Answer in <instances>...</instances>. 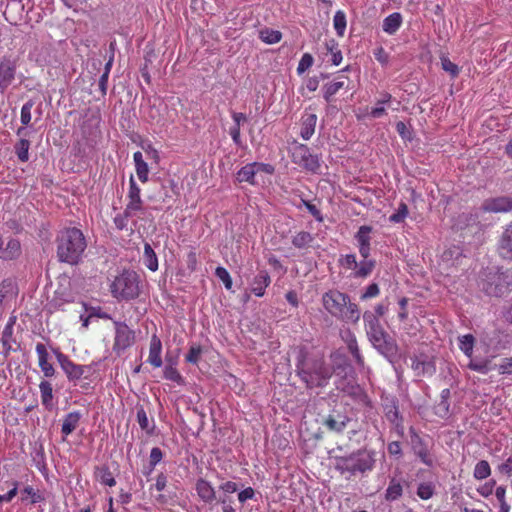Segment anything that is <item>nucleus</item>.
<instances>
[{
	"label": "nucleus",
	"mask_w": 512,
	"mask_h": 512,
	"mask_svg": "<svg viewBox=\"0 0 512 512\" xmlns=\"http://www.w3.org/2000/svg\"><path fill=\"white\" fill-rule=\"evenodd\" d=\"M86 246L80 229L66 228L57 237V257L61 262L75 265L80 261Z\"/></svg>",
	"instance_id": "f257e3e1"
},
{
	"label": "nucleus",
	"mask_w": 512,
	"mask_h": 512,
	"mask_svg": "<svg viewBox=\"0 0 512 512\" xmlns=\"http://www.w3.org/2000/svg\"><path fill=\"white\" fill-rule=\"evenodd\" d=\"M367 335L372 345L386 358L393 363L397 354V345L382 329L379 321L372 314L364 315Z\"/></svg>",
	"instance_id": "f03ea898"
},
{
	"label": "nucleus",
	"mask_w": 512,
	"mask_h": 512,
	"mask_svg": "<svg viewBox=\"0 0 512 512\" xmlns=\"http://www.w3.org/2000/svg\"><path fill=\"white\" fill-rule=\"evenodd\" d=\"M482 290L495 297L508 293L512 290V270H489L482 281Z\"/></svg>",
	"instance_id": "7ed1b4c3"
},
{
	"label": "nucleus",
	"mask_w": 512,
	"mask_h": 512,
	"mask_svg": "<svg viewBox=\"0 0 512 512\" xmlns=\"http://www.w3.org/2000/svg\"><path fill=\"white\" fill-rule=\"evenodd\" d=\"M111 293L117 299L131 300L140 294L139 276L134 271H124L112 282Z\"/></svg>",
	"instance_id": "20e7f679"
},
{
	"label": "nucleus",
	"mask_w": 512,
	"mask_h": 512,
	"mask_svg": "<svg viewBox=\"0 0 512 512\" xmlns=\"http://www.w3.org/2000/svg\"><path fill=\"white\" fill-rule=\"evenodd\" d=\"M324 308L333 316L342 320L352 313L350 297L338 290H329L322 297Z\"/></svg>",
	"instance_id": "39448f33"
},
{
	"label": "nucleus",
	"mask_w": 512,
	"mask_h": 512,
	"mask_svg": "<svg viewBox=\"0 0 512 512\" xmlns=\"http://www.w3.org/2000/svg\"><path fill=\"white\" fill-rule=\"evenodd\" d=\"M291 158L295 164L312 173H317L320 169L318 156L313 155L307 145L299 144L294 146Z\"/></svg>",
	"instance_id": "423d86ee"
},
{
	"label": "nucleus",
	"mask_w": 512,
	"mask_h": 512,
	"mask_svg": "<svg viewBox=\"0 0 512 512\" xmlns=\"http://www.w3.org/2000/svg\"><path fill=\"white\" fill-rule=\"evenodd\" d=\"M114 327L113 350L120 355L135 343V332L124 322L114 321Z\"/></svg>",
	"instance_id": "0eeeda50"
},
{
	"label": "nucleus",
	"mask_w": 512,
	"mask_h": 512,
	"mask_svg": "<svg viewBox=\"0 0 512 512\" xmlns=\"http://www.w3.org/2000/svg\"><path fill=\"white\" fill-rule=\"evenodd\" d=\"M275 172L273 165L262 162H252L243 166L236 174L238 182H246L250 185H255V176L259 173L272 175Z\"/></svg>",
	"instance_id": "6e6552de"
},
{
	"label": "nucleus",
	"mask_w": 512,
	"mask_h": 512,
	"mask_svg": "<svg viewBox=\"0 0 512 512\" xmlns=\"http://www.w3.org/2000/svg\"><path fill=\"white\" fill-rule=\"evenodd\" d=\"M384 415L387 421L391 424L392 432L398 437L403 438L405 435V427L403 424V417L400 414L398 402L395 398H391L384 404Z\"/></svg>",
	"instance_id": "1a4fd4ad"
},
{
	"label": "nucleus",
	"mask_w": 512,
	"mask_h": 512,
	"mask_svg": "<svg viewBox=\"0 0 512 512\" xmlns=\"http://www.w3.org/2000/svg\"><path fill=\"white\" fill-rule=\"evenodd\" d=\"M410 441L414 454L427 466H433L434 459L424 440L416 433L414 428H410Z\"/></svg>",
	"instance_id": "9d476101"
},
{
	"label": "nucleus",
	"mask_w": 512,
	"mask_h": 512,
	"mask_svg": "<svg viewBox=\"0 0 512 512\" xmlns=\"http://www.w3.org/2000/svg\"><path fill=\"white\" fill-rule=\"evenodd\" d=\"M128 215H136L143 210V201L141 199V189L135 182L133 176L129 179V190L127 194V204L125 206Z\"/></svg>",
	"instance_id": "9b49d317"
},
{
	"label": "nucleus",
	"mask_w": 512,
	"mask_h": 512,
	"mask_svg": "<svg viewBox=\"0 0 512 512\" xmlns=\"http://www.w3.org/2000/svg\"><path fill=\"white\" fill-rule=\"evenodd\" d=\"M57 360L70 381L79 380L86 371V366L74 363L67 355L59 352Z\"/></svg>",
	"instance_id": "f8f14e48"
},
{
	"label": "nucleus",
	"mask_w": 512,
	"mask_h": 512,
	"mask_svg": "<svg viewBox=\"0 0 512 512\" xmlns=\"http://www.w3.org/2000/svg\"><path fill=\"white\" fill-rule=\"evenodd\" d=\"M411 368L416 376H432L436 372L434 361L424 354L411 357Z\"/></svg>",
	"instance_id": "ddd939ff"
},
{
	"label": "nucleus",
	"mask_w": 512,
	"mask_h": 512,
	"mask_svg": "<svg viewBox=\"0 0 512 512\" xmlns=\"http://www.w3.org/2000/svg\"><path fill=\"white\" fill-rule=\"evenodd\" d=\"M482 210L490 213H506L512 211V198L506 196L488 198L481 206Z\"/></svg>",
	"instance_id": "4468645a"
},
{
	"label": "nucleus",
	"mask_w": 512,
	"mask_h": 512,
	"mask_svg": "<svg viewBox=\"0 0 512 512\" xmlns=\"http://www.w3.org/2000/svg\"><path fill=\"white\" fill-rule=\"evenodd\" d=\"M303 379L311 386H321L323 382L330 377L329 370L324 367L321 361L314 364V372L302 370Z\"/></svg>",
	"instance_id": "2eb2a0df"
},
{
	"label": "nucleus",
	"mask_w": 512,
	"mask_h": 512,
	"mask_svg": "<svg viewBox=\"0 0 512 512\" xmlns=\"http://www.w3.org/2000/svg\"><path fill=\"white\" fill-rule=\"evenodd\" d=\"M376 461V452L373 450H360L354 454V471L358 470L362 473L373 469Z\"/></svg>",
	"instance_id": "dca6fc26"
},
{
	"label": "nucleus",
	"mask_w": 512,
	"mask_h": 512,
	"mask_svg": "<svg viewBox=\"0 0 512 512\" xmlns=\"http://www.w3.org/2000/svg\"><path fill=\"white\" fill-rule=\"evenodd\" d=\"M498 253L501 258L512 261V223L505 227L500 236Z\"/></svg>",
	"instance_id": "f3484780"
},
{
	"label": "nucleus",
	"mask_w": 512,
	"mask_h": 512,
	"mask_svg": "<svg viewBox=\"0 0 512 512\" xmlns=\"http://www.w3.org/2000/svg\"><path fill=\"white\" fill-rule=\"evenodd\" d=\"M270 283L269 273L266 270H260L250 282V292L257 297H263Z\"/></svg>",
	"instance_id": "a211bd4d"
},
{
	"label": "nucleus",
	"mask_w": 512,
	"mask_h": 512,
	"mask_svg": "<svg viewBox=\"0 0 512 512\" xmlns=\"http://www.w3.org/2000/svg\"><path fill=\"white\" fill-rule=\"evenodd\" d=\"M16 66L10 60H4L0 63V93L6 89L15 79Z\"/></svg>",
	"instance_id": "6ab92c4d"
},
{
	"label": "nucleus",
	"mask_w": 512,
	"mask_h": 512,
	"mask_svg": "<svg viewBox=\"0 0 512 512\" xmlns=\"http://www.w3.org/2000/svg\"><path fill=\"white\" fill-rule=\"evenodd\" d=\"M195 490L204 503L211 504L217 499L215 488L204 478H199L196 481Z\"/></svg>",
	"instance_id": "aec40b11"
},
{
	"label": "nucleus",
	"mask_w": 512,
	"mask_h": 512,
	"mask_svg": "<svg viewBox=\"0 0 512 512\" xmlns=\"http://www.w3.org/2000/svg\"><path fill=\"white\" fill-rule=\"evenodd\" d=\"M37 356H38V365L43 372L45 377H53L55 374V369L53 365L49 362V353L47 351L46 346L43 343H37L35 347Z\"/></svg>",
	"instance_id": "412c9836"
},
{
	"label": "nucleus",
	"mask_w": 512,
	"mask_h": 512,
	"mask_svg": "<svg viewBox=\"0 0 512 512\" xmlns=\"http://www.w3.org/2000/svg\"><path fill=\"white\" fill-rule=\"evenodd\" d=\"M354 406L364 408V413L369 414L372 410L371 401L366 393V383L362 380L361 384L354 385Z\"/></svg>",
	"instance_id": "4be33fe9"
},
{
	"label": "nucleus",
	"mask_w": 512,
	"mask_h": 512,
	"mask_svg": "<svg viewBox=\"0 0 512 512\" xmlns=\"http://www.w3.org/2000/svg\"><path fill=\"white\" fill-rule=\"evenodd\" d=\"M162 342L157 335H153L150 340L149 355L147 361L155 368L162 366Z\"/></svg>",
	"instance_id": "5701e85b"
},
{
	"label": "nucleus",
	"mask_w": 512,
	"mask_h": 512,
	"mask_svg": "<svg viewBox=\"0 0 512 512\" xmlns=\"http://www.w3.org/2000/svg\"><path fill=\"white\" fill-rule=\"evenodd\" d=\"M317 116L314 113H304L301 117L300 135L304 140H309L315 132Z\"/></svg>",
	"instance_id": "b1692460"
},
{
	"label": "nucleus",
	"mask_w": 512,
	"mask_h": 512,
	"mask_svg": "<svg viewBox=\"0 0 512 512\" xmlns=\"http://www.w3.org/2000/svg\"><path fill=\"white\" fill-rule=\"evenodd\" d=\"M80 419L81 413L78 411L70 412L64 416L61 426L63 440H65L66 437L70 435L78 427Z\"/></svg>",
	"instance_id": "393cba45"
},
{
	"label": "nucleus",
	"mask_w": 512,
	"mask_h": 512,
	"mask_svg": "<svg viewBox=\"0 0 512 512\" xmlns=\"http://www.w3.org/2000/svg\"><path fill=\"white\" fill-rule=\"evenodd\" d=\"M403 494L402 479L393 476L389 480L388 487L385 491V499L389 502L398 500Z\"/></svg>",
	"instance_id": "a878e982"
},
{
	"label": "nucleus",
	"mask_w": 512,
	"mask_h": 512,
	"mask_svg": "<svg viewBox=\"0 0 512 512\" xmlns=\"http://www.w3.org/2000/svg\"><path fill=\"white\" fill-rule=\"evenodd\" d=\"M292 245L299 250H308L313 247L315 237L307 231H299L292 237Z\"/></svg>",
	"instance_id": "bb28decb"
},
{
	"label": "nucleus",
	"mask_w": 512,
	"mask_h": 512,
	"mask_svg": "<svg viewBox=\"0 0 512 512\" xmlns=\"http://www.w3.org/2000/svg\"><path fill=\"white\" fill-rule=\"evenodd\" d=\"M403 22L402 15L399 12H394L384 18L382 29L389 35L395 34L401 27Z\"/></svg>",
	"instance_id": "cd10ccee"
},
{
	"label": "nucleus",
	"mask_w": 512,
	"mask_h": 512,
	"mask_svg": "<svg viewBox=\"0 0 512 512\" xmlns=\"http://www.w3.org/2000/svg\"><path fill=\"white\" fill-rule=\"evenodd\" d=\"M34 106L33 100H28L26 103L23 104L20 112V121L22 124V127H19L16 131V134L18 136H26L27 132L25 130V127H27L32 119L31 110Z\"/></svg>",
	"instance_id": "c85d7f7f"
},
{
	"label": "nucleus",
	"mask_w": 512,
	"mask_h": 512,
	"mask_svg": "<svg viewBox=\"0 0 512 512\" xmlns=\"http://www.w3.org/2000/svg\"><path fill=\"white\" fill-rule=\"evenodd\" d=\"M1 342L6 356L11 352L16 351L19 347L16 338L14 337V329L4 328L2 331Z\"/></svg>",
	"instance_id": "c756f323"
},
{
	"label": "nucleus",
	"mask_w": 512,
	"mask_h": 512,
	"mask_svg": "<svg viewBox=\"0 0 512 512\" xmlns=\"http://www.w3.org/2000/svg\"><path fill=\"white\" fill-rule=\"evenodd\" d=\"M41 403L47 409L51 410L53 403V387L49 381L43 380L39 384Z\"/></svg>",
	"instance_id": "7c9ffc66"
},
{
	"label": "nucleus",
	"mask_w": 512,
	"mask_h": 512,
	"mask_svg": "<svg viewBox=\"0 0 512 512\" xmlns=\"http://www.w3.org/2000/svg\"><path fill=\"white\" fill-rule=\"evenodd\" d=\"M494 366L495 365L492 364V359L490 358L472 359L471 357L469 363L467 364V368L481 374H487L494 369Z\"/></svg>",
	"instance_id": "2f4dec72"
},
{
	"label": "nucleus",
	"mask_w": 512,
	"mask_h": 512,
	"mask_svg": "<svg viewBox=\"0 0 512 512\" xmlns=\"http://www.w3.org/2000/svg\"><path fill=\"white\" fill-rule=\"evenodd\" d=\"M21 253V245L17 239L11 238L7 241L1 259L12 260L17 258Z\"/></svg>",
	"instance_id": "473e14b6"
},
{
	"label": "nucleus",
	"mask_w": 512,
	"mask_h": 512,
	"mask_svg": "<svg viewBox=\"0 0 512 512\" xmlns=\"http://www.w3.org/2000/svg\"><path fill=\"white\" fill-rule=\"evenodd\" d=\"M143 263L150 270L155 272L158 269V258L149 243L144 244Z\"/></svg>",
	"instance_id": "72a5a7b5"
},
{
	"label": "nucleus",
	"mask_w": 512,
	"mask_h": 512,
	"mask_svg": "<svg viewBox=\"0 0 512 512\" xmlns=\"http://www.w3.org/2000/svg\"><path fill=\"white\" fill-rule=\"evenodd\" d=\"M436 493V484L433 481L421 482L417 486L416 494L421 500H429Z\"/></svg>",
	"instance_id": "f704fd0d"
},
{
	"label": "nucleus",
	"mask_w": 512,
	"mask_h": 512,
	"mask_svg": "<svg viewBox=\"0 0 512 512\" xmlns=\"http://www.w3.org/2000/svg\"><path fill=\"white\" fill-rule=\"evenodd\" d=\"M30 141L26 138H20L14 145V151L20 162L25 163L29 160Z\"/></svg>",
	"instance_id": "c9c22d12"
},
{
	"label": "nucleus",
	"mask_w": 512,
	"mask_h": 512,
	"mask_svg": "<svg viewBox=\"0 0 512 512\" xmlns=\"http://www.w3.org/2000/svg\"><path fill=\"white\" fill-rule=\"evenodd\" d=\"M95 474H96L97 479H99V481L102 484L109 486V487H113L116 485V480H115L112 472L110 471L109 467H107V466H103L101 468L97 467Z\"/></svg>",
	"instance_id": "e433bc0d"
},
{
	"label": "nucleus",
	"mask_w": 512,
	"mask_h": 512,
	"mask_svg": "<svg viewBox=\"0 0 512 512\" xmlns=\"http://www.w3.org/2000/svg\"><path fill=\"white\" fill-rule=\"evenodd\" d=\"M491 475V467L488 461L480 460L476 463L473 470V477L476 480L487 479Z\"/></svg>",
	"instance_id": "4c0bfd02"
},
{
	"label": "nucleus",
	"mask_w": 512,
	"mask_h": 512,
	"mask_svg": "<svg viewBox=\"0 0 512 512\" xmlns=\"http://www.w3.org/2000/svg\"><path fill=\"white\" fill-rule=\"evenodd\" d=\"M375 262L373 260H364L359 265L354 259V276L367 277L373 270Z\"/></svg>",
	"instance_id": "58836bf2"
},
{
	"label": "nucleus",
	"mask_w": 512,
	"mask_h": 512,
	"mask_svg": "<svg viewBox=\"0 0 512 512\" xmlns=\"http://www.w3.org/2000/svg\"><path fill=\"white\" fill-rule=\"evenodd\" d=\"M259 37L264 43L276 44L281 41L282 33L278 30L265 28L259 32Z\"/></svg>",
	"instance_id": "ea45409f"
},
{
	"label": "nucleus",
	"mask_w": 512,
	"mask_h": 512,
	"mask_svg": "<svg viewBox=\"0 0 512 512\" xmlns=\"http://www.w3.org/2000/svg\"><path fill=\"white\" fill-rule=\"evenodd\" d=\"M459 340V348L460 350L469 358L472 357L473 354V348H474V336L471 334H466L463 336H460L458 338Z\"/></svg>",
	"instance_id": "a19ab883"
},
{
	"label": "nucleus",
	"mask_w": 512,
	"mask_h": 512,
	"mask_svg": "<svg viewBox=\"0 0 512 512\" xmlns=\"http://www.w3.org/2000/svg\"><path fill=\"white\" fill-rule=\"evenodd\" d=\"M29 498L31 504H36L39 502L44 501L43 495L36 491L32 486H26L22 490V497L21 500L24 502Z\"/></svg>",
	"instance_id": "79ce46f5"
},
{
	"label": "nucleus",
	"mask_w": 512,
	"mask_h": 512,
	"mask_svg": "<svg viewBox=\"0 0 512 512\" xmlns=\"http://www.w3.org/2000/svg\"><path fill=\"white\" fill-rule=\"evenodd\" d=\"M408 214V206L406 205V203L401 202L397 210L389 216V221L395 224L402 223L407 218Z\"/></svg>",
	"instance_id": "37998d69"
},
{
	"label": "nucleus",
	"mask_w": 512,
	"mask_h": 512,
	"mask_svg": "<svg viewBox=\"0 0 512 512\" xmlns=\"http://www.w3.org/2000/svg\"><path fill=\"white\" fill-rule=\"evenodd\" d=\"M164 378L170 381H173L179 385L184 384V378L179 373L176 367L173 365H166L164 368Z\"/></svg>",
	"instance_id": "c03bdc74"
},
{
	"label": "nucleus",
	"mask_w": 512,
	"mask_h": 512,
	"mask_svg": "<svg viewBox=\"0 0 512 512\" xmlns=\"http://www.w3.org/2000/svg\"><path fill=\"white\" fill-rule=\"evenodd\" d=\"M333 25L336 33L339 36H343L346 29V16L342 11H337L333 18Z\"/></svg>",
	"instance_id": "a18cd8bd"
},
{
	"label": "nucleus",
	"mask_w": 512,
	"mask_h": 512,
	"mask_svg": "<svg viewBox=\"0 0 512 512\" xmlns=\"http://www.w3.org/2000/svg\"><path fill=\"white\" fill-rule=\"evenodd\" d=\"M215 275L219 280L222 281V283L224 284V286L227 290L232 289V285H233L232 278L226 268L221 267V266L217 267L215 270Z\"/></svg>",
	"instance_id": "49530a36"
},
{
	"label": "nucleus",
	"mask_w": 512,
	"mask_h": 512,
	"mask_svg": "<svg viewBox=\"0 0 512 512\" xmlns=\"http://www.w3.org/2000/svg\"><path fill=\"white\" fill-rule=\"evenodd\" d=\"M500 375H512V357L502 358L500 363L494 366Z\"/></svg>",
	"instance_id": "de8ad7c7"
},
{
	"label": "nucleus",
	"mask_w": 512,
	"mask_h": 512,
	"mask_svg": "<svg viewBox=\"0 0 512 512\" xmlns=\"http://www.w3.org/2000/svg\"><path fill=\"white\" fill-rule=\"evenodd\" d=\"M348 85L345 83L344 80H341L340 78L335 79L331 83H329L326 86V98L335 95L338 93L342 88L347 87Z\"/></svg>",
	"instance_id": "09e8293b"
},
{
	"label": "nucleus",
	"mask_w": 512,
	"mask_h": 512,
	"mask_svg": "<svg viewBox=\"0 0 512 512\" xmlns=\"http://www.w3.org/2000/svg\"><path fill=\"white\" fill-rule=\"evenodd\" d=\"M202 354V347L200 345H192L185 357V360L191 364H197Z\"/></svg>",
	"instance_id": "8fccbe9b"
},
{
	"label": "nucleus",
	"mask_w": 512,
	"mask_h": 512,
	"mask_svg": "<svg viewBox=\"0 0 512 512\" xmlns=\"http://www.w3.org/2000/svg\"><path fill=\"white\" fill-rule=\"evenodd\" d=\"M314 63V59L311 54L304 53L298 63L297 73L299 75L307 71Z\"/></svg>",
	"instance_id": "3c124183"
},
{
	"label": "nucleus",
	"mask_w": 512,
	"mask_h": 512,
	"mask_svg": "<svg viewBox=\"0 0 512 512\" xmlns=\"http://www.w3.org/2000/svg\"><path fill=\"white\" fill-rule=\"evenodd\" d=\"M137 422L142 430L146 431L148 434L152 432V430L149 428L147 413L143 407L137 410Z\"/></svg>",
	"instance_id": "603ef678"
},
{
	"label": "nucleus",
	"mask_w": 512,
	"mask_h": 512,
	"mask_svg": "<svg viewBox=\"0 0 512 512\" xmlns=\"http://www.w3.org/2000/svg\"><path fill=\"white\" fill-rule=\"evenodd\" d=\"M162 458H163L162 450L159 447H153L150 451V456H149V465H150L149 473L162 460Z\"/></svg>",
	"instance_id": "864d4df0"
},
{
	"label": "nucleus",
	"mask_w": 512,
	"mask_h": 512,
	"mask_svg": "<svg viewBox=\"0 0 512 512\" xmlns=\"http://www.w3.org/2000/svg\"><path fill=\"white\" fill-rule=\"evenodd\" d=\"M441 66L442 69L449 73L452 77H456L459 74L458 66L451 62L447 57L441 58Z\"/></svg>",
	"instance_id": "5fc2aeb1"
},
{
	"label": "nucleus",
	"mask_w": 512,
	"mask_h": 512,
	"mask_svg": "<svg viewBox=\"0 0 512 512\" xmlns=\"http://www.w3.org/2000/svg\"><path fill=\"white\" fill-rule=\"evenodd\" d=\"M370 232H371V227H369V226H361L359 228V231L356 235L359 245H362V244L370 245Z\"/></svg>",
	"instance_id": "6e6d98bb"
},
{
	"label": "nucleus",
	"mask_w": 512,
	"mask_h": 512,
	"mask_svg": "<svg viewBox=\"0 0 512 512\" xmlns=\"http://www.w3.org/2000/svg\"><path fill=\"white\" fill-rule=\"evenodd\" d=\"M135 169H136V174L138 176V179L142 183H146L148 181V176H149L148 164L144 161L142 163L135 165Z\"/></svg>",
	"instance_id": "4d7b16f0"
},
{
	"label": "nucleus",
	"mask_w": 512,
	"mask_h": 512,
	"mask_svg": "<svg viewBox=\"0 0 512 512\" xmlns=\"http://www.w3.org/2000/svg\"><path fill=\"white\" fill-rule=\"evenodd\" d=\"M133 216L134 215H128L126 213V208H125L122 214H118L114 218V223H115V226L117 227V229H119V230L125 229L127 227L128 218L133 217Z\"/></svg>",
	"instance_id": "13d9d810"
},
{
	"label": "nucleus",
	"mask_w": 512,
	"mask_h": 512,
	"mask_svg": "<svg viewBox=\"0 0 512 512\" xmlns=\"http://www.w3.org/2000/svg\"><path fill=\"white\" fill-rule=\"evenodd\" d=\"M390 98H391L390 95L385 96V98L382 101H379L377 103L376 107L372 108L370 114L373 118H380L384 114V112H385L384 104L386 102H388L390 100Z\"/></svg>",
	"instance_id": "bf43d9fd"
},
{
	"label": "nucleus",
	"mask_w": 512,
	"mask_h": 512,
	"mask_svg": "<svg viewBox=\"0 0 512 512\" xmlns=\"http://www.w3.org/2000/svg\"><path fill=\"white\" fill-rule=\"evenodd\" d=\"M186 264L189 271L194 272L198 266V257L195 250H191L186 257Z\"/></svg>",
	"instance_id": "052dcab7"
},
{
	"label": "nucleus",
	"mask_w": 512,
	"mask_h": 512,
	"mask_svg": "<svg viewBox=\"0 0 512 512\" xmlns=\"http://www.w3.org/2000/svg\"><path fill=\"white\" fill-rule=\"evenodd\" d=\"M495 480H491L489 482H486L484 485L480 486L477 488V492L487 498L489 497L492 493H493V489H494V486H495Z\"/></svg>",
	"instance_id": "680f3d73"
},
{
	"label": "nucleus",
	"mask_w": 512,
	"mask_h": 512,
	"mask_svg": "<svg viewBox=\"0 0 512 512\" xmlns=\"http://www.w3.org/2000/svg\"><path fill=\"white\" fill-rule=\"evenodd\" d=\"M255 497V490L252 487H247L238 493V501L245 503L247 500H251Z\"/></svg>",
	"instance_id": "e2e57ef3"
},
{
	"label": "nucleus",
	"mask_w": 512,
	"mask_h": 512,
	"mask_svg": "<svg viewBox=\"0 0 512 512\" xmlns=\"http://www.w3.org/2000/svg\"><path fill=\"white\" fill-rule=\"evenodd\" d=\"M379 294V287L376 283L370 284L365 292L361 295L362 300L370 299L376 297Z\"/></svg>",
	"instance_id": "0e129e2a"
},
{
	"label": "nucleus",
	"mask_w": 512,
	"mask_h": 512,
	"mask_svg": "<svg viewBox=\"0 0 512 512\" xmlns=\"http://www.w3.org/2000/svg\"><path fill=\"white\" fill-rule=\"evenodd\" d=\"M167 482V476L161 472L157 475L156 482L150 489L155 488L157 491L161 492L166 488Z\"/></svg>",
	"instance_id": "69168bd1"
},
{
	"label": "nucleus",
	"mask_w": 512,
	"mask_h": 512,
	"mask_svg": "<svg viewBox=\"0 0 512 512\" xmlns=\"http://www.w3.org/2000/svg\"><path fill=\"white\" fill-rule=\"evenodd\" d=\"M498 470L500 473L507 476L512 475V455H510L502 464L498 466Z\"/></svg>",
	"instance_id": "338daca9"
},
{
	"label": "nucleus",
	"mask_w": 512,
	"mask_h": 512,
	"mask_svg": "<svg viewBox=\"0 0 512 512\" xmlns=\"http://www.w3.org/2000/svg\"><path fill=\"white\" fill-rule=\"evenodd\" d=\"M449 402L448 401H439V403L436 405V414L442 418L448 416L449 414Z\"/></svg>",
	"instance_id": "774afa93"
}]
</instances>
